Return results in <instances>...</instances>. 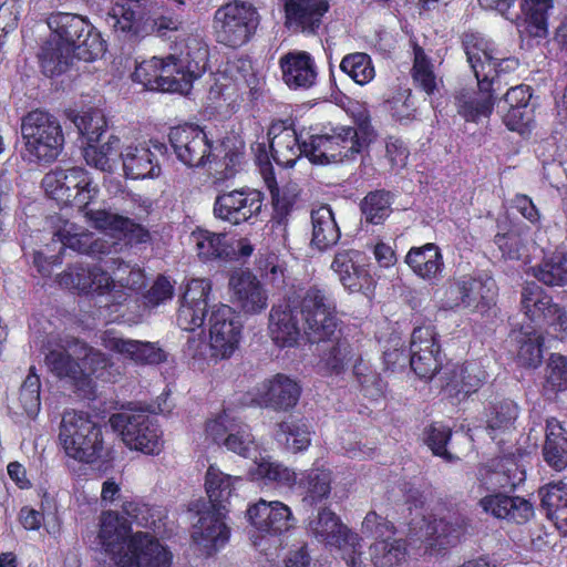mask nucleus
I'll list each match as a JSON object with an SVG mask.
<instances>
[{
  "instance_id": "obj_1",
  "label": "nucleus",
  "mask_w": 567,
  "mask_h": 567,
  "mask_svg": "<svg viewBox=\"0 0 567 567\" xmlns=\"http://www.w3.org/2000/svg\"><path fill=\"white\" fill-rule=\"evenodd\" d=\"M97 549L105 567H171L173 554L148 532L132 533L127 519L114 511L99 518Z\"/></svg>"
},
{
  "instance_id": "obj_2",
  "label": "nucleus",
  "mask_w": 567,
  "mask_h": 567,
  "mask_svg": "<svg viewBox=\"0 0 567 567\" xmlns=\"http://www.w3.org/2000/svg\"><path fill=\"white\" fill-rule=\"evenodd\" d=\"M48 27L52 35L40 53L43 73L48 76L66 71L73 58L91 62L105 52V42L100 32L79 14L52 13L48 18Z\"/></svg>"
},
{
  "instance_id": "obj_3",
  "label": "nucleus",
  "mask_w": 567,
  "mask_h": 567,
  "mask_svg": "<svg viewBox=\"0 0 567 567\" xmlns=\"http://www.w3.org/2000/svg\"><path fill=\"white\" fill-rule=\"evenodd\" d=\"M169 141L176 157L187 167L208 165L214 184H223L233 178L241 168L245 146L235 137L213 146L200 127L184 125L171 130Z\"/></svg>"
},
{
  "instance_id": "obj_4",
  "label": "nucleus",
  "mask_w": 567,
  "mask_h": 567,
  "mask_svg": "<svg viewBox=\"0 0 567 567\" xmlns=\"http://www.w3.org/2000/svg\"><path fill=\"white\" fill-rule=\"evenodd\" d=\"M24 162L35 165L53 163L64 148V134L60 121L51 113L37 109L21 118Z\"/></svg>"
},
{
  "instance_id": "obj_5",
  "label": "nucleus",
  "mask_w": 567,
  "mask_h": 567,
  "mask_svg": "<svg viewBox=\"0 0 567 567\" xmlns=\"http://www.w3.org/2000/svg\"><path fill=\"white\" fill-rule=\"evenodd\" d=\"M208 62V47L198 34L184 40L179 55L162 58L157 90L171 93H189L193 82L200 78Z\"/></svg>"
},
{
  "instance_id": "obj_6",
  "label": "nucleus",
  "mask_w": 567,
  "mask_h": 567,
  "mask_svg": "<svg viewBox=\"0 0 567 567\" xmlns=\"http://www.w3.org/2000/svg\"><path fill=\"white\" fill-rule=\"evenodd\" d=\"M373 130L367 121L359 127L337 126L305 140V156L315 164H329L353 158L371 142Z\"/></svg>"
},
{
  "instance_id": "obj_7",
  "label": "nucleus",
  "mask_w": 567,
  "mask_h": 567,
  "mask_svg": "<svg viewBox=\"0 0 567 567\" xmlns=\"http://www.w3.org/2000/svg\"><path fill=\"white\" fill-rule=\"evenodd\" d=\"M58 439L65 455L78 462L92 464L105 455L102 426L87 412L65 411Z\"/></svg>"
},
{
  "instance_id": "obj_8",
  "label": "nucleus",
  "mask_w": 567,
  "mask_h": 567,
  "mask_svg": "<svg viewBox=\"0 0 567 567\" xmlns=\"http://www.w3.org/2000/svg\"><path fill=\"white\" fill-rule=\"evenodd\" d=\"M206 317L209 331V344L192 340L188 344L194 357H205L210 361L231 357L237 349L243 324L234 309L227 305L218 303L209 307Z\"/></svg>"
},
{
  "instance_id": "obj_9",
  "label": "nucleus",
  "mask_w": 567,
  "mask_h": 567,
  "mask_svg": "<svg viewBox=\"0 0 567 567\" xmlns=\"http://www.w3.org/2000/svg\"><path fill=\"white\" fill-rule=\"evenodd\" d=\"M496 295V282L492 277L462 275L449 279L437 290L436 298L442 310L466 309L474 312L487 309L495 302Z\"/></svg>"
},
{
  "instance_id": "obj_10",
  "label": "nucleus",
  "mask_w": 567,
  "mask_h": 567,
  "mask_svg": "<svg viewBox=\"0 0 567 567\" xmlns=\"http://www.w3.org/2000/svg\"><path fill=\"white\" fill-rule=\"evenodd\" d=\"M260 22L257 8L247 1L234 0L219 7L213 18L216 41L228 48L248 43Z\"/></svg>"
},
{
  "instance_id": "obj_11",
  "label": "nucleus",
  "mask_w": 567,
  "mask_h": 567,
  "mask_svg": "<svg viewBox=\"0 0 567 567\" xmlns=\"http://www.w3.org/2000/svg\"><path fill=\"white\" fill-rule=\"evenodd\" d=\"M45 194L61 205L89 210L87 205L97 196L99 187L83 167H56L47 173L41 183Z\"/></svg>"
},
{
  "instance_id": "obj_12",
  "label": "nucleus",
  "mask_w": 567,
  "mask_h": 567,
  "mask_svg": "<svg viewBox=\"0 0 567 567\" xmlns=\"http://www.w3.org/2000/svg\"><path fill=\"white\" fill-rule=\"evenodd\" d=\"M109 422L130 450L145 455H158L163 451L165 444L163 431L154 416L144 411L115 413Z\"/></svg>"
},
{
  "instance_id": "obj_13",
  "label": "nucleus",
  "mask_w": 567,
  "mask_h": 567,
  "mask_svg": "<svg viewBox=\"0 0 567 567\" xmlns=\"http://www.w3.org/2000/svg\"><path fill=\"white\" fill-rule=\"evenodd\" d=\"M307 530L318 542L341 550L342 558L349 566L360 565L362 537L344 525L331 509L321 508L309 519Z\"/></svg>"
},
{
  "instance_id": "obj_14",
  "label": "nucleus",
  "mask_w": 567,
  "mask_h": 567,
  "mask_svg": "<svg viewBox=\"0 0 567 567\" xmlns=\"http://www.w3.org/2000/svg\"><path fill=\"white\" fill-rule=\"evenodd\" d=\"M467 526V519L461 515H449L442 518L424 515L421 520L411 522L409 537L421 540L430 555L440 556L460 543Z\"/></svg>"
},
{
  "instance_id": "obj_15",
  "label": "nucleus",
  "mask_w": 567,
  "mask_h": 567,
  "mask_svg": "<svg viewBox=\"0 0 567 567\" xmlns=\"http://www.w3.org/2000/svg\"><path fill=\"white\" fill-rule=\"evenodd\" d=\"M437 334L431 324L414 328L410 342L409 363L414 373L421 379H432L442 363L441 347ZM388 364L404 367L408 357L403 351L384 352Z\"/></svg>"
},
{
  "instance_id": "obj_16",
  "label": "nucleus",
  "mask_w": 567,
  "mask_h": 567,
  "mask_svg": "<svg viewBox=\"0 0 567 567\" xmlns=\"http://www.w3.org/2000/svg\"><path fill=\"white\" fill-rule=\"evenodd\" d=\"M299 315L305 321L303 332L310 342L329 340L336 332L334 307L322 290L310 287L293 296Z\"/></svg>"
},
{
  "instance_id": "obj_17",
  "label": "nucleus",
  "mask_w": 567,
  "mask_h": 567,
  "mask_svg": "<svg viewBox=\"0 0 567 567\" xmlns=\"http://www.w3.org/2000/svg\"><path fill=\"white\" fill-rule=\"evenodd\" d=\"M205 433L214 443L245 458L257 457L258 444L249 425L231 411H223L206 423Z\"/></svg>"
},
{
  "instance_id": "obj_18",
  "label": "nucleus",
  "mask_w": 567,
  "mask_h": 567,
  "mask_svg": "<svg viewBox=\"0 0 567 567\" xmlns=\"http://www.w3.org/2000/svg\"><path fill=\"white\" fill-rule=\"evenodd\" d=\"M165 145L158 142L143 141L125 144L122 150V169L126 178L155 179L162 174L161 158Z\"/></svg>"
},
{
  "instance_id": "obj_19",
  "label": "nucleus",
  "mask_w": 567,
  "mask_h": 567,
  "mask_svg": "<svg viewBox=\"0 0 567 567\" xmlns=\"http://www.w3.org/2000/svg\"><path fill=\"white\" fill-rule=\"evenodd\" d=\"M262 200V194L249 187L223 192L215 198L213 213L219 220L240 225L259 215Z\"/></svg>"
},
{
  "instance_id": "obj_20",
  "label": "nucleus",
  "mask_w": 567,
  "mask_h": 567,
  "mask_svg": "<svg viewBox=\"0 0 567 567\" xmlns=\"http://www.w3.org/2000/svg\"><path fill=\"white\" fill-rule=\"evenodd\" d=\"M249 523L265 536L278 537L293 527L296 520L289 506L274 501L267 502L260 498L247 509Z\"/></svg>"
},
{
  "instance_id": "obj_21",
  "label": "nucleus",
  "mask_w": 567,
  "mask_h": 567,
  "mask_svg": "<svg viewBox=\"0 0 567 567\" xmlns=\"http://www.w3.org/2000/svg\"><path fill=\"white\" fill-rule=\"evenodd\" d=\"M233 303L245 315H258L268 307V293L261 281L249 270H236L229 278Z\"/></svg>"
},
{
  "instance_id": "obj_22",
  "label": "nucleus",
  "mask_w": 567,
  "mask_h": 567,
  "mask_svg": "<svg viewBox=\"0 0 567 567\" xmlns=\"http://www.w3.org/2000/svg\"><path fill=\"white\" fill-rule=\"evenodd\" d=\"M301 395V386L295 379L284 373H277L257 388L255 401L259 406L277 412L293 409Z\"/></svg>"
},
{
  "instance_id": "obj_23",
  "label": "nucleus",
  "mask_w": 567,
  "mask_h": 567,
  "mask_svg": "<svg viewBox=\"0 0 567 567\" xmlns=\"http://www.w3.org/2000/svg\"><path fill=\"white\" fill-rule=\"evenodd\" d=\"M212 282L208 279H192L183 295V302L177 315V324L186 331L200 328L208 312Z\"/></svg>"
},
{
  "instance_id": "obj_24",
  "label": "nucleus",
  "mask_w": 567,
  "mask_h": 567,
  "mask_svg": "<svg viewBox=\"0 0 567 567\" xmlns=\"http://www.w3.org/2000/svg\"><path fill=\"white\" fill-rule=\"evenodd\" d=\"M486 372L478 362H465L462 364H447L442 373V390L444 393L462 401L475 393L485 382Z\"/></svg>"
},
{
  "instance_id": "obj_25",
  "label": "nucleus",
  "mask_w": 567,
  "mask_h": 567,
  "mask_svg": "<svg viewBox=\"0 0 567 567\" xmlns=\"http://www.w3.org/2000/svg\"><path fill=\"white\" fill-rule=\"evenodd\" d=\"M515 453L492 460L478 470V480L488 488H515L526 478L525 466L522 463L523 453Z\"/></svg>"
},
{
  "instance_id": "obj_26",
  "label": "nucleus",
  "mask_w": 567,
  "mask_h": 567,
  "mask_svg": "<svg viewBox=\"0 0 567 567\" xmlns=\"http://www.w3.org/2000/svg\"><path fill=\"white\" fill-rule=\"evenodd\" d=\"M293 296L284 303L274 306L269 312L268 333L279 348H292L302 337Z\"/></svg>"
},
{
  "instance_id": "obj_27",
  "label": "nucleus",
  "mask_w": 567,
  "mask_h": 567,
  "mask_svg": "<svg viewBox=\"0 0 567 567\" xmlns=\"http://www.w3.org/2000/svg\"><path fill=\"white\" fill-rule=\"evenodd\" d=\"M60 286L66 289H73L79 292L89 293L96 292L105 295L116 292L114 279L99 266H83L76 264L69 267L59 277Z\"/></svg>"
},
{
  "instance_id": "obj_28",
  "label": "nucleus",
  "mask_w": 567,
  "mask_h": 567,
  "mask_svg": "<svg viewBox=\"0 0 567 567\" xmlns=\"http://www.w3.org/2000/svg\"><path fill=\"white\" fill-rule=\"evenodd\" d=\"M282 2L286 27L308 34L318 31L330 7L328 0H282Z\"/></svg>"
},
{
  "instance_id": "obj_29",
  "label": "nucleus",
  "mask_w": 567,
  "mask_h": 567,
  "mask_svg": "<svg viewBox=\"0 0 567 567\" xmlns=\"http://www.w3.org/2000/svg\"><path fill=\"white\" fill-rule=\"evenodd\" d=\"M331 269L340 284L351 292L369 289L372 284V278L359 250H338L331 262Z\"/></svg>"
},
{
  "instance_id": "obj_30",
  "label": "nucleus",
  "mask_w": 567,
  "mask_h": 567,
  "mask_svg": "<svg viewBox=\"0 0 567 567\" xmlns=\"http://www.w3.org/2000/svg\"><path fill=\"white\" fill-rule=\"evenodd\" d=\"M85 218L95 228L114 238H126L131 244H144L150 240V233L132 219L105 209L87 210Z\"/></svg>"
},
{
  "instance_id": "obj_31",
  "label": "nucleus",
  "mask_w": 567,
  "mask_h": 567,
  "mask_svg": "<svg viewBox=\"0 0 567 567\" xmlns=\"http://www.w3.org/2000/svg\"><path fill=\"white\" fill-rule=\"evenodd\" d=\"M227 512L208 509L199 514L193 525L192 539L195 544L210 554L223 547L230 537V528L225 523Z\"/></svg>"
},
{
  "instance_id": "obj_32",
  "label": "nucleus",
  "mask_w": 567,
  "mask_h": 567,
  "mask_svg": "<svg viewBox=\"0 0 567 567\" xmlns=\"http://www.w3.org/2000/svg\"><path fill=\"white\" fill-rule=\"evenodd\" d=\"M495 80L477 81V91L462 90L455 96L458 113L466 120L477 122L482 117H488L495 105L496 93L499 87H494Z\"/></svg>"
},
{
  "instance_id": "obj_33",
  "label": "nucleus",
  "mask_w": 567,
  "mask_h": 567,
  "mask_svg": "<svg viewBox=\"0 0 567 567\" xmlns=\"http://www.w3.org/2000/svg\"><path fill=\"white\" fill-rule=\"evenodd\" d=\"M102 344L105 349L137 363L158 364L167 358L166 352L156 343L124 339L112 331L103 334Z\"/></svg>"
},
{
  "instance_id": "obj_34",
  "label": "nucleus",
  "mask_w": 567,
  "mask_h": 567,
  "mask_svg": "<svg viewBox=\"0 0 567 567\" xmlns=\"http://www.w3.org/2000/svg\"><path fill=\"white\" fill-rule=\"evenodd\" d=\"M244 478L224 473L215 465H210L205 474V491L210 506L216 512L229 511L233 498L243 486Z\"/></svg>"
},
{
  "instance_id": "obj_35",
  "label": "nucleus",
  "mask_w": 567,
  "mask_h": 567,
  "mask_svg": "<svg viewBox=\"0 0 567 567\" xmlns=\"http://www.w3.org/2000/svg\"><path fill=\"white\" fill-rule=\"evenodd\" d=\"M484 513L498 518L523 524L534 515L533 505L519 496H509L503 493L488 494L480 499Z\"/></svg>"
},
{
  "instance_id": "obj_36",
  "label": "nucleus",
  "mask_w": 567,
  "mask_h": 567,
  "mask_svg": "<svg viewBox=\"0 0 567 567\" xmlns=\"http://www.w3.org/2000/svg\"><path fill=\"white\" fill-rule=\"evenodd\" d=\"M463 45L467 62L476 80H495L492 73L495 70V59H498V51L494 48V44L481 34L466 33Z\"/></svg>"
},
{
  "instance_id": "obj_37",
  "label": "nucleus",
  "mask_w": 567,
  "mask_h": 567,
  "mask_svg": "<svg viewBox=\"0 0 567 567\" xmlns=\"http://www.w3.org/2000/svg\"><path fill=\"white\" fill-rule=\"evenodd\" d=\"M282 80L290 89H309L317 79L312 56L305 51H291L279 60Z\"/></svg>"
},
{
  "instance_id": "obj_38",
  "label": "nucleus",
  "mask_w": 567,
  "mask_h": 567,
  "mask_svg": "<svg viewBox=\"0 0 567 567\" xmlns=\"http://www.w3.org/2000/svg\"><path fill=\"white\" fill-rule=\"evenodd\" d=\"M80 342L76 339L66 340L63 344H55L49 349L45 354V364L48 369L58 378H66L76 385L81 384L85 374L76 353L71 350V346Z\"/></svg>"
},
{
  "instance_id": "obj_39",
  "label": "nucleus",
  "mask_w": 567,
  "mask_h": 567,
  "mask_svg": "<svg viewBox=\"0 0 567 567\" xmlns=\"http://www.w3.org/2000/svg\"><path fill=\"white\" fill-rule=\"evenodd\" d=\"M144 0H117L107 17V23L128 37H138L144 18Z\"/></svg>"
},
{
  "instance_id": "obj_40",
  "label": "nucleus",
  "mask_w": 567,
  "mask_h": 567,
  "mask_svg": "<svg viewBox=\"0 0 567 567\" xmlns=\"http://www.w3.org/2000/svg\"><path fill=\"white\" fill-rule=\"evenodd\" d=\"M125 144L116 135H110L103 143L89 144L83 147L86 164L105 173H113L122 164V150Z\"/></svg>"
},
{
  "instance_id": "obj_41",
  "label": "nucleus",
  "mask_w": 567,
  "mask_h": 567,
  "mask_svg": "<svg viewBox=\"0 0 567 567\" xmlns=\"http://www.w3.org/2000/svg\"><path fill=\"white\" fill-rule=\"evenodd\" d=\"M269 135L271 154L278 165L292 167L300 156L305 155V141L300 143L295 130L272 126Z\"/></svg>"
},
{
  "instance_id": "obj_42",
  "label": "nucleus",
  "mask_w": 567,
  "mask_h": 567,
  "mask_svg": "<svg viewBox=\"0 0 567 567\" xmlns=\"http://www.w3.org/2000/svg\"><path fill=\"white\" fill-rule=\"evenodd\" d=\"M405 262L416 276L427 281L439 279L444 268L440 248L431 243L412 247L406 254Z\"/></svg>"
},
{
  "instance_id": "obj_43",
  "label": "nucleus",
  "mask_w": 567,
  "mask_h": 567,
  "mask_svg": "<svg viewBox=\"0 0 567 567\" xmlns=\"http://www.w3.org/2000/svg\"><path fill=\"white\" fill-rule=\"evenodd\" d=\"M56 236L64 247L91 256L111 254L115 244L114 241L110 243L102 238L95 237L91 233L84 230L80 231L79 228L73 224L65 225L56 233Z\"/></svg>"
},
{
  "instance_id": "obj_44",
  "label": "nucleus",
  "mask_w": 567,
  "mask_h": 567,
  "mask_svg": "<svg viewBox=\"0 0 567 567\" xmlns=\"http://www.w3.org/2000/svg\"><path fill=\"white\" fill-rule=\"evenodd\" d=\"M494 241L502 256L512 260L527 257L529 247L538 246L536 238L530 236V228L524 225H515L507 233L496 234Z\"/></svg>"
},
{
  "instance_id": "obj_45",
  "label": "nucleus",
  "mask_w": 567,
  "mask_h": 567,
  "mask_svg": "<svg viewBox=\"0 0 567 567\" xmlns=\"http://www.w3.org/2000/svg\"><path fill=\"white\" fill-rule=\"evenodd\" d=\"M545 462L556 471L567 466V430L556 420H547L543 446Z\"/></svg>"
},
{
  "instance_id": "obj_46",
  "label": "nucleus",
  "mask_w": 567,
  "mask_h": 567,
  "mask_svg": "<svg viewBox=\"0 0 567 567\" xmlns=\"http://www.w3.org/2000/svg\"><path fill=\"white\" fill-rule=\"evenodd\" d=\"M248 474L254 481H261L265 484H276L282 487H293L298 477V473L292 468L280 462L272 461L270 457L255 460Z\"/></svg>"
},
{
  "instance_id": "obj_47",
  "label": "nucleus",
  "mask_w": 567,
  "mask_h": 567,
  "mask_svg": "<svg viewBox=\"0 0 567 567\" xmlns=\"http://www.w3.org/2000/svg\"><path fill=\"white\" fill-rule=\"evenodd\" d=\"M542 506L556 527L567 533V484L564 482L550 483L539 489Z\"/></svg>"
},
{
  "instance_id": "obj_48",
  "label": "nucleus",
  "mask_w": 567,
  "mask_h": 567,
  "mask_svg": "<svg viewBox=\"0 0 567 567\" xmlns=\"http://www.w3.org/2000/svg\"><path fill=\"white\" fill-rule=\"evenodd\" d=\"M331 472L326 468H310L300 472L296 485L302 491L303 502L310 505L326 499L331 492Z\"/></svg>"
},
{
  "instance_id": "obj_49",
  "label": "nucleus",
  "mask_w": 567,
  "mask_h": 567,
  "mask_svg": "<svg viewBox=\"0 0 567 567\" xmlns=\"http://www.w3.org/2000/svg\"><path fill=\"white\" fill-rule=\"evenodd\" d=\"M311 241L319 250H326L337 244L340 238V230L328 205L320 206L311 212Z\"/></svg>"
},
{
  "instance_id": "obj_50",
  "label": "nucleus",
  "mask_w": 567,
  "mask_h": 567,
  "mask_svg": "<svg viewBox=\"0 0 567 567\" xmlns=\"http://www.w3.org/2000/svg\"><path fill=\"white\" fill-rule=\"evenodd\" d=\"M554 303L553 298L538 285L529 282L524 286L520 296V309L535 326L538 327L544 322Z\"/></svg>"
},
{
  "instance_id": "obj_51",
  "label": "nucleus",
  "mask_w": 567,
  "mask_h": 567,
  "mask_svg": "<svg viewBox=\"0 0 567 567\" xmlns=\"http://www.w3.org/2000/svg\"><path fill=\"white\" fill-rule=\"evenodd\" d=\"M370 556L375 567H400L408 559L406 543L392 536L377 540L370 546Z\"/></svg>"
},
{
  "instance_id": "obj_52",
  "label": "nucleus",
  "mask_w": 567,
  "mask_h": 567,
  "mask_svg": "<svg viewBox=\"0 0 567 567\" xmlns=\"http://www.w3.org/2000/svg\"><path fill=\"white\" fill-rule=\"evenodd\" d=\"M533 276L546 286L567 284V252L556 250L546 255L542 262L532 268Z\"/></svg>"
},
{
  "instance_id": "obj_53",
  "label": "nucleus",
  "mask_w": 567,
  "mask_h": 567,
  "mask_svg": "<svg viewBox=\"0 0 567 567\" xmlns=\"http://www.w3.org/2000/svg\"><path fill=\"white\" fill-rule=\"evenodd\" d=\"M71 350L76 353V359L81 361V365L85 371L81 384L90 385V377L104 378L106 369L111 367L110 358L101 352L89 347L84 342H75L71 346Z\"/></svg>"
},
{
  "instance_id": "obj_54",
  "label": "nucleus",
  "mask_w": 567,
  "mask_h": 567,
  "mask_svg": "<svg viewBox=\"0 0 567 567\" xmlns=\"http://www.w3.org/2000/svg\"><path fill=\"white\" fill-rule=\"evenodd\" d=\"M411 75L414 85L427 95H432L439 91V87L442 84V80L435 72L434 64L425 54L424 50L419 45L414 47V62Z\"/></svg>"
},
{
  "instance_id": "obj_55",
  "label": "nucleus",
  "mask_w": 567,
  "mask_h": 567,
  "mask_svg": "<svg viewBox=\"0 0 567 567\" xmlns=\"http://www.w3.org/2000/svg\"><path fill=\"white\" fill-rule=\"evenodd\" d=\"M518 416V406L515 402L506 400L492 406L487 415V431L492 440L507 434L514 426Z\"/></svg>"
},
{
  "instance_id": "obj_56",
  "label": "nucleus",
  "mask_w": 567,
  "mask_h": 567,
  "mask_svg": "<svg viewBox=\"0 0 567 567\" xmlns=\"http://www.w3.org/2000/svg\"><path fill=\"white\" fill-rule=\"evenodd\" d=\"M190 241L202 260H212L228 255L225 234L197 229L190 234Z\"/></svg>"
},
{
  "instance_id": "obj_57",
  "label": "nucleus",
  "mask_w": 567,
  "mask_h": 567,
  "mask_svg": "<svg viewBox=\"0 0 567 567\" xmlns=\"http://www.w3.org/2000/svg\"><path fill=\"white\" fill-rule=\"evenodd\" d=\"M277 439L292 453L307 450L311 443L310 427L302 420L284 421L278 425Z\"/></svg>"
},
{
  "instance_id": "obj_58",
  "label": "nucleus",
  "mask_w": 567,
  "mask_h": 567,
  "mask_svg": "<svg viewBox=\"0 0 567 567\" xmlns=\"http://www.w3.org/2000/svg\"><path fill=\"white\" fill-rule=\"evenodd\" d=\"M123 513L136 525L159 534L164 528L162 512L146 504L128 501L122 505Z\"/></svg>"
},
{
  "instance_id": "obj_59",
  "label": "nucleus",
  "mask_w": 567,
  "mask_h": 567,
  "mask_svg": "<svg viewBox=\"0 0 567 567\" xmlns=\"http://www.w3.org/2000/svg\"><path fill=\"white\" fill-rule=\"evenodd\" d=\"M517 362L526 368H537L543 360V337L537 331L519 332Z\"/></svg>"
},
{
  "instance_id": "obj_60",
  "label": "nucleus",
  "mask_w": 567,
  "mask_h": 567,
  "mask_svg": "<svg viewBox=\"0 0 567 567\" xmlns=\"http://www.w3.org/2000/svg\"><path fill=\"white\" fill-rule=\"evenodd\" d=\"M352 357L349 343L339 341L324 351L318 363V369L323 375H340L346 371Z\"/></svg>"
},
{
  "instance_id": "obj_61",
  "label": "nucleus",
  "mask_w": 567,
  "mask_h": 567,
  "mask_svg": "<svg viewBox=\"0 0 567 567\" xmlns=\"http://www.w3.org/2000/svg\"><path fill=\"white\" fill-rule=\"evenodd\" d=\"M73 123L85 140V145L99 143L107 128L106 117L101 110H90L75 115Z\"/></svg>"
},
{
  "instance_id": "obj_62",
  "label": "nucleus",
  "mask_w": 567,
  "mask_h": 567,
  "mask_svg": "<svg viewBox=\"0 0 567 567\" xmlns=\"http://www.w3.org/2000/svg\"><path fill=\"white\" fill-rule=\"evenodd\" d=\"M340 69L360 85L371 82L375 75L371 58L362 52L346 55L340 63Z\"/></svg>"
},
{
  "instance_id": "obj_63",
  "label": "nucleus",
  "mask_w": 567,
  "mask_h": 567,
  "mask_svg": "<svg viewBox=\"0 0 567 567\" xmlns=\"http://www.w3.org/2000/svg\"><path fill=\"white\" fill-rule=\"evenodd\" d=\"M544 390L551 393L567 391V357L550 354L545 369Z\"/></svg>"
},
{
  "instance_id": "obj_64",
  "label": "nucleus",
  "mask_w": 567,
  "mask_h": 567,
  "mask_svg": "<svg viewBox=\"0 0 567 567\" xmlns=\"http://www.w3.org/2000/svg\"><path fill=\"white\" fill-rule=\"evenodd\" d=\"M361 210L367 221L381 224L391 213V196L384 190L369 193L362 204Z\"/></svg>"
}]
</instances>
